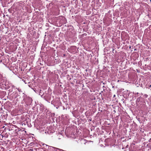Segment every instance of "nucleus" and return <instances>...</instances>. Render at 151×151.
Instances as JSON below:
<instances>
[{
	"label": "nucleus",
	"instance_id": "obj_1",
	"mask_svg": "<svg viewBox=\"0 0 151 151\" xmlns=\"http://www.w3.org/2000/svg\"><path fill=\"white\" fill-rule=\"evenodd\" d=\"M16 88V89H17V90L18 91H19V92H20L22 91H21V89H20V88Z\"/></svg>",
	"mask_w": 151,
	"mask_h": 151
},
{
	"label": "nucleus",
	"instance_id": "obj_2",
	"mask_svg": "<svg viewBox=\"0 0 151 151\" xmlns=\"http://www.w3.org/2000/svg\"><path fill=\"white\" fill-rule=\"evenodd\" d=\"M115 95H114V97H115Z\"/></svg>",
	"mask_w": 151,
	"mask_h": 151
}]
</instances>
